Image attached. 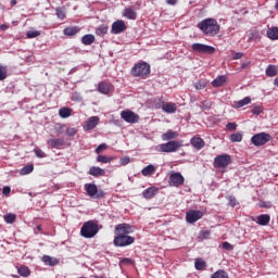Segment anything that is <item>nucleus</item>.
Instances as JSON below:
<instances>
[{"label":"nucleus","mask_w":278,"mask_h":278,"mask_svg":"<svg viewBox=\"0 0 278 278\" xmlns=\"http://www.w3.org/2000/svg\"><path fill=\"white\" fill-rule=\"evenodd\" d=\"M257 225H261L262 227H266L268 223H270V215L268 214H262L256 217Z\"/></svg>","instance_id":"24"},{"label":"nucleus","mask_w":278,"mask_h":278,"mask_svg":"<svg viewBox=\"0 0 278 278\" xmlns=\"http://www.w3.org/2000/svg\"><path fill=\"white\" fill-rule=\"evenodd\" d=\"M11 191L12 189H10V187H3L2 189V193L4 194V197H9Z\"/></svg>","instance_id":"55"},{"label":"nucleus","mask_w":278,"mask_h":278,"mask_svg":"<svg viewBox=\"0 0 278 278\" xmlns=\"http://www.w3.org/2000/svg\"><path fill=\"white\" fill-rule=\"evenodd\" d=\"M198 29L204 34V36H217L220 31V25H218V21L215 18L208 17L197 25Z\"/></svg>","instance_id":"2"},{"label":"nucleus","mask_w":278,"mask_h":278,"mask_svg":"<svg viewBox=\"0 0 278 278\" xmlns=\"http://www.w3.org/2000/svg\"><path fill=\"white\" fill-rule=\"evenodd\" d=\"M274 85L277 86V88H278V76L275 78Z\"/></svg>","instance_id":"61"},{"label":"nucleus","mask_w":278,"mask_h":278,"mask_svg":"<svg viewBox=\"0 0 278 278\" xmlns=\"http://www.w3.org/2000/svg\"><path fill=\"white\" fill-rule=\"evenodd\" d=\"M211 278H229V274L225 269H219L212 274Z\"/></svg>","instance_id":"38"},{"label":"nucleus","mask_w":278,"mask_h":278,"mask_svg":"<svg viewBox=\"0 0 278 278\" xmlns=\"http://www.w3.org/2000/svg\"><path fill=\"white\" fill-rule=\"evenodd\" d=\"M0 29L1 31H5V29H8V25L5 24L0 25Z\"/></svg>","instance_id":"60"},{"label":"nucleus","mask_w":278,"mask_h":278,"mask_svg":"<svg viewBox=\"0 0 278 278\" xmlns=\"http://www.w3.org/2000/svg\"><path fill=\"white\" fill-rule=\"evenodd\" d=\"M11 5H16V0H11Z\"/></svg>","instance_id":"62"},{"label":"nucleus","mask_w":278,"mask_h":278,"mask_svg":"<svg viewBox=\"0 0 278 278\" xmlns=\"http://www.w3.org/2000/svg\"><path fill=\"white\" fill-rule=\"evenodd\" d=\"M184 176L181 173H172L169 175V186H174L175 188H179V186H184Z\"/></svg>","instance_id":"12"},{"label":"nucleus","mask_w":278,"mask_h":278,"mask_svg":"<svg viewBox=\"0 0 278 278\" xmlns=\"http://www.w3.org/2000/svg\"><path fill=\"white\" fill-rule=\"evenodd\" d=\"M223 249H225L226 251H233V245H231V243L225 241L222 244Z\"/></svg>","instance_id":"50"},{"label":"nucleus","mask_w":278,"mask_h":278,"mask_svg":"<svg viewBox=\"0 0 278 278\" xmlns=\"http://www.w3.org/2000/svg\"><path fill=\"white\" fill-rule=\"evenodd\" d=\"M30 173H34V165H26L24 166L21 172L20 175H29Z\"/></svg>","instance_id":"40"},{"label":"nucleus","mask_w":278,"mask_h":278,"mask_svg":"<svg viewBox=\"0 0 278 278\" xmlns=\"http://www.w3.org/2000/svg\"><path fill=\"white\" fill-rule=\"evenodd\" d=\"M84 188L87 195L91 199H103L105 197L103 190H99V188L94 184H85Z\"/></svg>","instance_id":"6"},{"label":"nucleus","mask_w":278,"mask_h":278,"mask_svg":"<svg viewBox=\"0 0 278 278\" xmlns=\"http://www.w3.org/2000/svg\"><path fill=\"white\" fill-rule=\"evenodd\" d=\"M108 34V25L102 24L96 28V35L99 36L100 38H103Z\"/></svg>","instance_id":"33"},{"label":"nucleus","mask_w":278,"mask_h":278,"mask_svg":"<svg viewBox=\"0 0 278 278\" xmlns=\"http://www.w3.org/2000/svg\"><path fill=\"white\" fill-rule=\"evenodd\" d=\"M17 273L21 277H29V275H31V271L29 270V267H27V266H20L17 268Z\"/></svg>","instance_id":"36"},{"label":"nucleus","mask_w":278,"mask_h":278,"mask_svg":"<svg viewBox=\"0 0 278 278\" xmlns=\"http://www.w3.org/2000/svg\"><path fill=\"white\" fill-rule=\"evenodd\" d=\"M105 149H108V144L102 143L100 144L97 149H96V153H101V151H105Z\"/></svg>","instance_id":"52"},{"label":"nucleus","mask_w":278,"mask_h":278,"mask_svg":"<svg viewBox=\"0 0 278 278\" xmlns=\"http://www.w3.org/2000/svg\"><path fill=\"white\" fill-rule=\"evenodd\" d=\"M123 16L125 18H128V21H136L138 13H136V10H134V8L129 7L124 9Z\"/></svg>","instance_id":"16"},{"label":"nucleus","mask_w":278,"mask_h":278,"mask_svg":"<svg viewBox=\"0 0 278 278\" xmlns=\"http://www.w3.org/2000/svg\"><path fill=\"white\" fill-rule=\"evenodd\" d=\"M97 233H99V225L92 220L86 222L80 229L83 238H94Z\"/></svg>","instance_id":"3"},{"label":"nucleus","mask_w":278,"mask_h":278,"mask_svg":"<svg viewBox=\"0 0 278 278\" xmlns=\"http://www.w3.org/2000/svg\"><path fill=\"white\" fill-rule=\"evenodd\" d=\"M81 31L79 26H70L63 29L64 36H77Z\"/></svg>","instance_id":"19"},{"label":"nucleus","mask_w":278,"mask_h":278,"mask_svg":"<svg viewBox=\"0 0 278 278\" xmlns=\"http://www.w3.org/2000/svg\"><path fill=\"white\" fill-rule=\"evenodd\" d=\"M257 40H262V35L257 30H253L249 34L250 42H257Z\"/></svg>","instance_id":"34"},{"label":"nucleus","mask_w":278,"mask_h":278,"mask_svg":"<svg viewBox=\"0 0 278 278\" xmlns=\"http://www.w3.org/2000/svg\"><path fill=\"white\" fill-rule=\"evenodd\" d=\"M240 58H242V53L237 52L233 54V60H240Z\"/></svg>","instance_id":"57"},{"label":"nucleus","mask_w":278,"mask_h":278,"mask_svg":"<svg viewBox=\"0 0 278 278\" xmlns=\"http://www.w3.org/2000/svg\"><path fill=\"white\" fill-rule=\"evenodd\" d=\"M267 38H269V40H278V27L268 28Z\"/></svg>","instance_id":"29"},{"label":"nucleus","mask_w":278,"mask_h":278,"mask_svg":"<svg viewBox=\"0 0 278 278\" xmlns=\"http://www.w3.org/2000/svg\"><path fill=\"white\" fill-rule=\"evenodd\" d=\"M226 128L228 129V131H233L238 128V124L237 123H228L226 125Z\"/></svg>","instance_id":"49"},{"label":"nucleus","mask_w":278,"mask_h":278,"mask_svg":"<svg viewBox=\"0 0 278 278\" xmlns=\"http://www.w3.org/2000/svg\"><path fill=\"white\" fill-rule=\"evenodd\" d=\"M231 164V156L228 154L217 155L214 159L215 168H227Z\"/></svg>","instance_id":"9"},{"label":"nucleus","mask_w":278,"mask_h":278,"mask_svg":"<svg viewBox=\"0 0 278 278\" xmlns=\"http://www.w3.org/2000/svg\"><path fill=\"white\" fill-rule=\"evenodd\" d=\"M192 51L197 53H204L207 55H212V53H216V48L203 43H192L191 46Z\"/></svg>","instance_id":"10"},{"label":"nucleus","mask_w":278,"mask_h":278,"mask_svg":"<svg viewBox=\"0 0 278 278\" xmlns=\"http://www.w3.org/2000/svg\"><path fill=\"white\" fill-rule=\"evenodd\" d=\"M202 236L204 238H208L210 237V231L205 230V231H202Z\"/></svg>","instance_id":"58"},{"label":"nucleus","mask_w":278,"mask_h":278,"mask_svg":"<svg viewBox=\"0 0 278 278\" xmlns=\"http://www.w3.org/2000/svg\"><path fill=\"white\" fill-rule=\"evenodd\" d=\"M55 12L60 21H64V18H66V9L59 7L55 9Z\"/></svg>","instance_id":"39"},{"label":"nucleus","mask_w":278,"mask_h":278,"mask_svg":"<svg viewBox=\"0 0 278 278\" xmlns=\"http://www.w3.org/2000/svg\"><path fill=\"white\" fill-rule=\"evenodd\" d=\"M155 170L156 167L153 164H150L142 168L141 174L143 175V177H151V175H153Z\"/></svg>","instance_id":"28"},{"label":"nucleus","mask_w":278,"mask_h":278,"mask_svg":"<svg viewBox=\"0 0 278 278\" xmlns=\"http://www.w3.org/2000/svg\"><path fill=\"white\" fill-rule=\"evenodd\" d=\"M251 112H252V114H255L256 116H260V114H262V112H263V109L260 105H254V106H252Z\"/></svg>","instance_id":"45"},{"label":"nucleus","mask_w":278,"mask_h":278,"mask_svg":"<svg viewBox=\"0 0 278 278\" xmlns=\"http://www.w3.org/2000/svg\"><path fill=\"white\" fill-rule=\"evenodd\" d=\"M151 73V65L147 62H140L131 68L134 77H147Z\"/></svg>","instance_id":"5"},{"label":"nucleus","mask_w":278,"mask_h":278,"mask_svg":"<svg viewBox=\"0 0 278 278\" xmlns=\"http://www.w3.org/2000/svg\"><path fill=\"white\" fill-rule=\"evenodd\" d=\"M94 40H97L94 35L87 34L81 37V45H85V47H90V45H93Z\"/></svg>","instance_id":"25"},{"label":"nucleus","mask_w":278,"mask_h":278,"mask_svg":"<svg viewBox=\"0 0 278 278\" xmlns=\"http://www.w3.org/2000/svg\"><path fill=\"white\" fill-rule=\"evenodd\" d=\"M124 262H127L128 264H130V260L129 258H125Z\"/></svg>","instance_id":"63"},{"label":"nucleus","mask_w":278,"mask_h":278,"mask_svg":"<svg viewBox=\"0 0 278 278\" xmlns=\"http://www.w3.org/2000/svg\"><path fill=\"white\" fill-rule=\"evenodd\" d=\"M72 101H81V96L77 92L73 93Z\"/></svg>","instance_id":"54"},{"label":"nucleus","mask_w":278,"mask_h":278,"mask_svg":"<svg viewBox=\"0 0 278 278\" xmlns=\"http://www.w3.org/2000/svg\"><path fill=\"white\" fill-rule=\"evenodd\" d=\"M167 5H177V0H166Z\"/></svg>","instance_id":"56"},{"label":"nucleus","mask_w":278,"mask_h":278,"mask_svg":"<svg viewBox=\"0 0 278 278\" xmlns=\"http://www.w3.org/2000/svg\"><path fill=\"white\" fill-rule=\"evenodd\" d=\"M129 162H131V159L129 156H125V157L121 159L122 166H127V164H129Z\"/></svg>","instance_id":"51"},{"label":"nucleus","mask_w":278,"mask_h":278,"mask_svg":"<svg viewBox=\"0 0 278 278\" xmlns=\"http://www.w3.org/2000/svg\"><path fill=\"white\" fill-rule=\"evenodd\" d=\"M39 231H42V226H37L35 228V233H38Z\"/></svg>","instance_id":"59"},{"label":"nucleus","mask_w":278,"mask_h":278,"mask_svg":"<svg viewBox=\"0 0 278 278\" xmlns=\"http://www.w3.org/2000/svg\"><path fill=\"white\" fill-rule=\"evenodd\" d=\"M205 86V81H198L194 84L195 90H204Z\"/></svg>","instance_id":"48"},{"label":"nucleus","mask_w":278,"mask_h":278,"mask_svg":"<svg viewBox=\"0 0 278 278\" xmlns=\"http://www.w3.org/2000/svg\"><path fill=\"white\" fill-rule=\"evenodd\" d=\"M41 261L46 266H58V264H60V260L49 255H43Z\"/></svg>","instance_id":"20"},{"label":"nucleus","mask_w":278,"mask_h":278,"mask_svg":"<svg viewBox=\"0 0 278 278\" xmlns=\"http://www.w3.org/2000/svg\"><path fill=\"white\" fill-rule=\"evenodd\" d=\"M276 8H278V0H277V3H276Z\"/></svg>","instance_id":"64"},{"label":"nucleus","mask_w":278,"mask_h":278,"mask_svg":"<svg viewBox=\"0 0 278 278\" xmlns=\"http://www.w3.org/2000/svg\"><path fill=\"white\" fill-rule=\"evenodd\" d=\"M213 88H220L227 84V76H217L212 83Z\"/></svg>","instance_id":"18"},{"label":"nucleus","mask_w":278,"mask_h":278,"mask_svg":"<svg viewBox=\"0 0 278 278\" xmlns=\"http://www.w3.org/2000/svg\"><path fill=\"white\" fill-rule=\"evenodd\" d=\"M228 201H229V206L230 207H236V205H238V200H236V197H233V195H230L228 198Z\"/></svg>","instance_id":"47"},{"label":"nucleus","mask_w":278,"mask_h":278,"mask_svg":"<svg viewBox=\"0 0 278 278\" xmlns=\"http://www.w3.org/2000/svg\"><path fill=\"white\" fill-rule=\"evenodd\" d=\"M230 142H242V134L235 132L230 135Z\"/></svg>","instance_id":"41"},{"label":"nucleus","mask_w":278,"mask_h":278,"mask_svg":"<svg viewBox=\"0 0 278 278\" xmlns=\"http://www.w3.org/2000/svg\"><path fill=\"white\" fill-rule=\"evenodd\" d=\"M129 233H134V226L129 224L116 225L113 244L115 247H129V244H134L135 239Z\"/></svg>","instance_id":"1"},{"label":"nucleus","mask_w":278,"mask_h":278,"mask_svg":"<svg viewBox=\"0 0 278 278\" xmlns=\"http://www.w3.org/2000/svg\"><path fill=\"white\" fill-rule=\"evenodd\" d=\"M121 118L125 121V123L136 125V123L140 121V115H138V113H135L131 110H124L121 112Z\"/></svg>","instance_id":"7"},{"label":"nucleus","mask_w":278,"mask_h":278,"mask_svg":"<svg viewBox=\"0 0 278 278\" xmlns=\"http://www.w3.org/2000/svg\"><path fill=\"white\" fill-rule=\"evenodd\" d=\"M48 147H51V149H62V146L64 144V140L60 138H53L49 139L47 142Z\"/></svg>","instance_id":"21"},{"label":"nucleus","mask_w":278,"mask_h":278,"mask_svg":"<svg viewBox=\"0 0 278 278\" xmlns=\"http://www.w3.org/2000/svg\"><path fill=\"white\" fill-rule=\"evenodd\" d=\"M116 160L115 156H105V155H98L97 162H100L101 164H110L111 162H114Z\"/></svg>","instance_id":"31"},{"label":"nucleus","mask_w":278,"mask_h":278,"mask_svg":"<svg viewBox=\"0 0 278 278\" xmlns=\"http://www.w3.org/2000/svg\"><path fill=\"white\" fill-rule=\"evenodd\" d=\"M160 190L155 187H150L146 190H143L142 192V197L143 199H153V197H155V194H157Z\"/></svg>","instance_id":"22"},{"label":"nucleus","mask_w":278,"mask_h":278,"mask_svg":"<svg viewBox=\"0 0 278 278\" xmlns=\"http://www.w3.org/2000/svg\"><path fill=\"white\" fill-rule=\"evenodd\" d=\"M127 29V24L124 21L117 20L112 24L111 34L118 35L123 34Z\"/></svg>","instance_id":"13"},{"label":"nucleus","mask_w":278,"mask_h":278,"mask_svg":"<svg viewBox=\"0 0 278 278\" xmlns=\"http://www.w3.org/2000/svg\"><path fill=\"white\" fill-rule=\"evenodd\" d=\"M98 90L101 94H110L112 92V85L102 81L99 84Z\"/></svg>","instance_id":"26"},{"label":"nucleus","mask_w":278,"mask_h":278,"mask_svg":"<svg viewBox=\"0 0 278 278\" xmlns=\"http://www.w3.org/2000/svg\"><path fill=\"white\" fill-rule=\"evenodd\" d=\"M162 111L165 114H175L177 112V104L175 102H164L162 104Z\"/></svg>","instance_id":"15"},{"label":"nucleus","mask_w":278,"mask_h":278,"mask_svg":"<svg viewBox=\"0 0 278 278\" xmlns=\"http://www.w3.org/2000/svg\"><path fill=\"white\" fill-rule=\"evenodd\" d=\"M73 114V110L70 108H61L59 110V116L61 118H68Z\"/></svg>","instance_id":"30"},{"label":"nucleus","mask_w":278,"mask_h":278,"mask_svg":"<svg viewBox=\"0 0 278 278\" xmlns=\"http://www.w3.org/2000/svg\"><path fill=\"white\" fill-rule=\"evenodd\" d=\"M177 138H179V132L173 131L170 129L162 135V140H164V142H168V140H177Z\"/></svg>","instance_id":"17"},{"label":"nucleus","mask_w":278,"mask_h":278,"mask_svg":"<svg viewBox=\"0 0 278 278\" xmlns=\"http://www.w3.org/2000/svg\"><path fill=\"white\" fill-rule=\"evenodd\" d=\"M194 266L195 270H204L207 266V263H205V261L202 258H195Z\"/></svg>","instance_id":"35"},{"label":"nucleus","mask_w":278,"mask_h":278,"mask_svg":"<svg viewBox=\"0 0 278 278\" xmlns=\"http://www.w3.org/2000/svg\"><path fill=\"white\" fill-rule=\"evenodd\" d=\"M34 153H35L36 157H40V159L47 157V154L38 148L34 149Z\"/></svg>","instance_id":"46"},{"label":"nucleus","mask_w":278,"mask_h":278,"mask_svg":"<svg viewBox=\"0 0 278 278\" xmlns=\"http://www.w3.org/2000/svg\"><path fill=\"white\" fill-rule=\"evenodd\" d=\"M270 135L266 134V132H260L254 135L251 138V142L252 144H254V147H264V144H266V142H270Z\"/></svg>","instance_id":"8"},{"label":"nucleus","mask_w":278,"mask_h":278,"mask_svg":"<svg viewBox=\"0 0 278 278\" xmlns=\"http://www.w3.org/2000/svg\"><path fill=\"white\" fill-rule=\"evenodd\" d=\"M8 78V68L3 65H0V81H3Z\"/></svg>","instance_id":"42"},{"label":"nucleus","mask_w":278,"mask_h":278,"mask_svg":"<svg viewBox=\"0 0 278 278\" xmlns=\"http://www.w3.org/2000/svg\"><path fill=\"white\" fill-rule=\"evenodd\" d=\"M184 147L182 140H172L166 143L159 144V151L162 153H175L177 150Z\"/></svg>","instance_id":"4"},{"label":"nucleus","mask_w":278,"mask_h":278,"mask_svg":"<svg viewBox=\"0 0 278 278\" xmlns=\"http://www.w3.org/2000/svg\"><path fill=\"white\" fill-rule=\"evenodd\" d=\"M191 144L194 149L201 150L205 147V141H203L201 137H193L191 138Z\"/></svg>","instance_id":"27"},{"label":"nucleus","mask_w":278,"mask_h":278,"mask_svg":"<svg viewBox=\"0 0 278 278\" xmlns=\"http://www.w3.org/2000/svg\"><path fill=\"white\" fill-rule=\"evenodd\" d=\"M99 125V116H91L87 119L86 124L84 125L85 131H92L94 127Z\"/></svg>","instance_id":"14"},{"label":"nucleus","mask_w":278,"mask_h":278,"mask_svg":"<svg viewBox=\"0 0 278 278\" xmlns=\"http://www.w3.org/2000/svg\"><path fill=\"white\" fill-rule=\"evenodd\" d=\"M89 174L92 177H105V169H103L101 167L92 166L89 169Z\"/></svg>","instance_id":"23"},{"label":"nucleus","mask_w":278,"mask_h":278,"mask_svg":"<svg viewBox=\"0 0 278 278\" xmlns=\"http://www.w3.org/2000/svg\"><path fill=\"white\" fill-rule=\"evenodd\" d=\"M201 218H203V212L201 211L190 210L186 214V220L191 225L197 223V220H201Z\"/></svg>","instance_id":"11"},{"label":"nucleus","mask_w":278,"mask_h":278,"mask_svg":"<svg viewBox=\"0 0 278 278\" xmlns=\"http://www.w3.org/2000/svg\"><path fill=\"white\" fill-rule=\"evenodd\" d=\"M249 103H251V98L245 97L237 102V108H244V105H249Z\"/></svg>","instance_id":"43"},{"label":"nucleus","mask_w":278,"mask_h":278,"mask_svg":"<svg viewBox=\"0 0 278 278\" xmlns=\"http://www.w3.org/2000/svg\"><path fill=\"white\" fill-rule=\"evenodd\" d=\"M38 36H40V31L39 30H28L26 33V37L27 38H38Z\"/></svg>","instance_id":"44"},{"label":"nucleus","mask_w":278,"mask_h":278,"mask_svg":"<svg viewBox=\"0 0 278 278\" xmlns=\"http://www.w3.org/2000/svg\"><path fill=\"white\" fill-rule=\"evenodd\" d=\"M77 134V129L76 128H67L66 129V135L67 136H75Z\"/></svg>","instance_id":"53"},{"label":"nucleus","mask_w":278,"mask_h":278,"mask_svg":"<svg viewBox=\"0 0 278 278\" xmlns=\"http://www.w3.org/2000/svg\"><path fill=\"white\" fill-rule=\"evenodd\" d=\"M3 218L8 225H14V223H16V214L9 213L4 215Z\"/></svg>","instance_id":"37"},{"label":"nucleus","mask_w":278,"mask_h":278,"mask_svg":"<svg viewBox=\"0 0 278 278\" xmlns=\"http://www.w3.org/2000/svg\"><path fill=\"white\" fill-rule=\"evenodd\" d=\"M265 73L267 77H276L278 75V68L275 65H268Z\"/></svg>","instance_id":"32"}]
</instances>
